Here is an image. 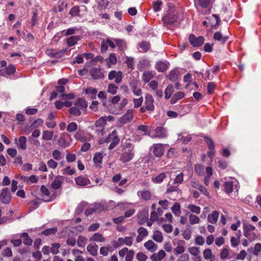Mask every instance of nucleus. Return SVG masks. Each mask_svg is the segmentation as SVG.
Here are the masks:
<instances>
[{"mask_svg": "<svg viewBox=\"0 0 261 261\" xmlns=\"http://www.w3.org/2000/svg\"><path fill=\"white\" fill-rule=\"evenodd\" d=\"M123 148L125 150L120 154L119 160L123 163H125L134 158L135 146L130 142H126Z\"/></svg>", "mask_w": 261, "mask_h": 261, "instance_id": "1", "label": "nucleus"}, {"mask_svg": "<svg viewBox=\"0 0 261 261\" xmlns=\"http://www.w3.org/2000/svg\"><path fill=\"white\" fill-rule=\"evenodd\" d=\"M255 227L251 224H244L243 231L244 236L249 242H252L257 239V235L254 232Z\"/></svg>", "mask_w": 261, "mask_h": 261, "instance_id": "2", "label": "nucleus"}, {"mask_svg": "<svg viewBox=\"0 0 261 261\" xmlns=\"http://www.w3.org/2000/svg\"><path fill=\"white\" fill-rule=\"evenodd\" d=\"M71 142V138L70 135L67 133H62L58 140L57 143L60 147L66 148L69 146Z\"/></svg>", "mask_w": 261, "mask_h": 261, "instance_id": "3", "label": "nucleus"}, {"mask_svg": "<svg viewBox=\"0 0 261 261\" xmlns=\"http://www.w3.org/2000/svg\"><path fill=\"white\" fill-rule=\"evenodd\" d=\"M177 17L176 12L174 11H169L167 15L163 17L162 20L164 24H172L177 21Z\"/></svg>", "mask_w": 261, "mask_h": 261, "instance_id": "4", "label": "nucleus"}, {"mask_svg": "<svg viewBox=\"0 0 261 261\" xmlns=\"http://www.w3.org/2000/svg\"><path fill=\"white\" fill-rule=\"evenodd\" d=\"M11 200V196L8 188H3L0 193V201L5 204H9Z\"/></svg>", "mask_w": 261, "mask_h": 261, "instance_id": "5", "label": "nucleus"}, {"mask_svg": "<svg viewBox=\"0 0 261 261\" xmlns=\"http://www.w3.org/2000/svg\"><path fill=\"white\" fill-rule=\"evenodd\" d=\"M189 41L191 45L194 47H198L202 45L203 43L204 39L202 36L196 37L193 34H191L189 37Z\"/></svg>", "mask_w": 261, "mask_h": 261, "instance_id": "6", "label": "nucleus"}, {"mask_svg": "<svg viewBox=\"0 0 261 261\" xmlns=\"http://www.w3.org/2000/svg\"><path fill=\"white\" fill-rule=\"evenodd\" d=\"M89 73L92 79L94 80L102 79L105 77V75L102 72V69L100 68H92L90 70Z\"/></svg>", "mask_w": 261, "mask_h": 261, "instance_id": "7", "label": "nucleus"}, {"mask_svg": "<svg viewBox=\"0 0 261 261\" xmlns=\"http://www.w3.org/2000/svg\"><path fill=\"white\" fill-rule=\"evenodd\" d=\"M151 138H164L167 136L166 131L163 127H157L150 135Z\"/></svg>", "mask_w": 261, "mask_h": 261, "instance_id": "8", "label": "nucleus"}, {"mask_svg": "<svg viewBox=\"0 0 261 261\" xmlns=\"http://www.w3.org/2000/svg\"><path fill=\"white\" fill-rule=\"evenodd\" d=\"M149 212L148 208H144L138 214V223L142 225L145 223L148 220Z\"/></svg>", "mask_w": 261, "mask_h": 261, "instance_id": "9", "label": "nucleus"}, {"mask_svg": "<svg viewBox=\"0 0 261 261\" xmlns=\"http://www.w3.org/2000/svg\"><path fill=\"white\" fill-rule=\"evenodd\" d=\"M108 79L109 80L115 79V83L117 84H120L122 81V73L120 71L117 72L115 70H112L108 75Z\"/></svg>", "mask_w": 261, "mask_h": 261, "instance_id": "10", "label": "nucleus"}, {"mask_svg": "<svg viewBox=\"0 0 261 261\" xmlns=\"http://www.w3.org/2000/svg\"><path fill=\"white\" fill-rule=\"evenodd\" d=\"M153 102L152 96L150 94H147L145 97V106L147 108V111H152L154 110Z\"/></svg>", "mask_w": 261, "mask_h": 261, "instance_id": "11", "label": "nucleus"}, {"mask_svg": "<svg viewBox=\"0 0 261 261\" xmlns=\"http://www.w3.org/2000/svg\"><path fill=\"white\" fill-rule=\"evenodd\" d=\"M66 51V49H61L59 51H57L54 49H48L46 50V54L52 57L60 58L61 57Z\"/></svg>", "mask_w": 261, "mask_h": 261, "instance_id": "12", "label": "nucleus"}, {"mask_svg": "<svg viewBox=\"0 0 261 261\" xmlns=\"http://www.w3.org/2000/svg\"><path fill=\"white\" fill-rule=\"evenodd\" d=\"M153 153L157 158H160L164 153V147L161 144H155L152 145Z\"/></svg>", "mask_w": 261, "mask_h": 261, "instance_id": "13", "label": "nucleus"}, {"mask_svg": "<svg viewBox=\"0 0 261 261\" xmlns=\"http://www.w3.org/2000/svg\"><path fill=\"white\" fill-rule=\"evenodd\" d=\"M133 118V111L129 110L120 119V123L124 124L129 122Z\"/></svg>", "mask_w": 261, "mask_h": 261, "instance_id": "14", "label": "nucleus"}, {"mask_svg": "<svg viewBox=\"0 0 261 261\" xmlns=\"http://www.w3.org/2000/svg\"><path fill=\"white\" fill-rule=\"evenodd\" d=\"M194 6L198 11H200L199 8L203 9L207 8L210 5V0H193Z\"/></svg>", "mask_w": 261, "mask_h": 261, "instance_id": "15", "label": "nucleus"}, {"mask_svg": "<svg viewBox=\"0 0 261 261\" xmlns=\"http://www.w3.org/2000/svg\"><path fill=\"white\" fill-rule=\"evenodd\" d=\"M106 117H101L95 122V127L100 128L99 129H97L96 130L98 135H99L100 133L102 134L103 126L106 123Z\"/></svg>", "mask_w": 261, "mask_h": 261, "instance_id": "16", "label": "nucleus"}, {"mask_svg": "<svg viewBox=\"0 0 261 261\" xmlns=\"http://www.w3.org/2000/svg\"><path fill=\"white\" fill-rule=\"evenodd\" d=\"M76 184L78 186L84 187L90 184V180L87 177L81 175L74 178Z\"/></svg>", "mask_w": 261, "mask_h": 261, "instance_id": "17", "label": "nucleus"}, {"mask_svg": "<svg viewBox=\"0 0 261 261\" xmlns=\"http://www.w3.org/2000/svg\"><path fill=\"white\" fill-rule=\"evenodd\" d=\"M166 255V252L163 250H161L158 253H153L150 256V259L152 261H161Z\"/></svg>", "mask_w": 261, "mask_h": 261, "instance_id": "18", "label": "nucleus"}, {"mask_svg": "<svg viewBox=\"0 0 261 261\" xmlns=\"http://www.w3.org/2000/svg\"><path fill=\"white\" fill-rule=\"evenodd\" d=\"M73 137L76 140L81 142H85L87 140V139L85 135V132L82 129H79L76 131Z\"/></svg>", "mask_w": 261, "mask_h": 261, "instance_id": "19", "label": "nucleus"}, {"mask_svg": "<svg viewBox=\"0 0 261 261\" xmlns=\"http://www.w3.org/2000/svg\"><path fill=\"white\" fill-rule=\"evenodd\" d=\"M169 64L167 61H158L156 63L155 68L158 71L164 72L168 68Z\"/></svg>", "mask_w": 261, "mask_h": 261, "instance_id": "20", "label": "nucleus"}, {"mask_svg": "<svg viewBox=\"0 0 261 261\" xmlns=\"http://www.w3.org/2000/svg\"><path fill=\"white\" fill-rule=\"evenodd\" d=\"M144 246L150 252H153L158 249V245L151 240H148L145 242L144 244Z\"/></svg>", "mask_w": 261, "mask_h": 261, "instance_id": "21", "label": "nucleus"}, {"mask_svg": "<svg viewBox=\"0 0 261 261\" xmlns=\"http://www.w3.org/2000/svg\"><path fill=\"white\" fill-rule=\"evenodd\" d=\"M213 38L215 40L220 42L222 44H224L227 40L228 36H223L220 31H217L214 34Z\"/></svg>", "mask_w": 261, "mask_h": 261, "instance_id": "22", "label": "nucleus"}, {"mask_svg": "<svg viewBox=\"0 0 261 261\" xmlns=\"http://www.w3.org/2000/svg\"><path fill=\"white\" fill-rule=\"evenodd\" d=\"M106 141L107 142H111L117 145L119 143L120 139L116 134L114 132H113L108 136Z\"/></svg>", "mask_w": 261, "mask_h": 261, "instance_id": "23", "label": "nucleus"}, {"mask_svg": "<svg viewBox=\"0 0 261 261\" xmlns=\"http://www.w3.org/2000/svg\"><path fill=\"white\" fill-rule=\"evenodd\" d=\"M63 177L62 176H57L51 184V187L55 190L59 189L62 186Z\"/></svg>", "mask_w": 261, "mask_h": 261, "instance_id": "24", "label": "nucleus"}, {"mask_svg": "<svg viewBox=\"0 0 261 261\" xmlns=\"http://www.w3.org/2000/svg\"><path fill=\"white\" fill-rule=\"evenodd\" d=\"M81 37L80 36H73L67 39V44L68 47L72 46L76 44L80 40Z\"/></svg>", "mask_w": 261, "mask_h": 261, "instance_id": "25", "label": "nucleus"}, {"mask_svg": "<svg viewBox=\"0 0 261 261\" xmlns=\"http://www.w3.org/2000/svg\"><path fill=\"white\" fill-rule=\"evenodd\" d=\"M98 246L96 244H89L87 247V251L93 256H96L97 254Z\"/></svg>", "mask_w": 261, "mask_h": 261, "instance_id": "26", "label": "nucleus"}, {"mask_svg": "<svg viewBox=\"0 0 261 261\" xmlns=\"http://www.w3.org/2000/svg\"><path fill=\"white\" fill-rule=\"evenodd\" d=\"M138 195L144 200H148L151 198V193L148 190H144L139 191L138 192Z\"/></svg>", "mask_w": 261, "mask_h": 261, "instance_id": "27", "label": "nucleus"}, {"mask_svg": "<svg viewBox=\"0 0 261 261\" xmlns=\"http://www.w3.org/2000/svg\"><path fill=\"white\" fill-rule=\"evenodd\" d=\"M20 238L23 239V243L25 245L31 246L33 243V240L29 237V234L27 232L22 233L20 236Z\"/></svg>", "mask_w": 261, "mask_h": 261, "instance_id": "28", "label": "nucleus"}, {"mask_svg": "<svg viewBox=\"0 0 261 261\" xmlns=\"http://www.w3.org/2000/svg\"><path fill=\"white\" fill-rule=\"evenodd\" d=\"M219 217V213L215 211L211 214L208 215L207 220L211 223H216Z\"/></svg>", "mask_w": 261, "mask_h": 261, "instance_id": "29", "label": "nucleus"}, {"mask_svg": "<svg viewBox=\"0 0 261 261\" xmlns=\"http://www.w3.org/2000/svg\"><path fill=\"white\" fill-rule=\"evenodd\" d=\"M90 241H94L97 242H103L105 239L102 236L100 233H95L90 239Z\"/></svg>", "mask_w": 261, "mask_h": 261, "instance_id": "30", "label": "nucleus"}, {"mask_svg": "<svg viewBox=\"0 0 261 261\" xmlns=\"http://www.w3.org/2000/svg\"><path fill=\"white\" fill-rule=\"evenodd\" d=\"M106 61L108 67H111V64H115L117 63L116 55L113 53L111 54L106 59Z\"/></svg>", "mask_w": 261, "mask_h": 261, "instance_id": "31", "label": "nucleus"}, {"mask_svg": "<svg viewBox=\"0 0 261 261\" xmlns=\"http://www.w3.org/2000/svg\"><path fill=\"white\" fill-rule=\"evenodd\" d=\"M53 136V131L44 130L42 133V139L44 141H50L52 140Z\"/></svg>", "mask_w": 261, "mask_h": 261, "instance_id": "32", "label": "nucleus"}, {"mask_svg": "<svg viewBox=\"0 0 261 261\" xmlns=\"http://www.w3.org/2000/svg\"><path fill=\"white\" fill-rule=\"evenodd\" d=\"M26 142L27 138L25 136H21L18 139L17 146L21 149L25 150L27 148Z\"/></svg>", "mask_w": 261, "mask_h": 261, "instance_id": "33", "label": "nucleus"}, {"mask_svg": "<svg viewBox=\"0 0 261 261\" xmlns=\"http://www.w3.org/2000/svg\"><path fill=\"white\" fill-rule=\"evenodd\" d=\"M103 157V155L101 152H96L94 154L93 160L94 163L97 164V166H99V164L102 163Z\"/></svg>", "mask_w": 261, "mask_h": 261, "instance_id": "34", "label": "nucleus"}, {"mask_svg": "<svg viewBox=\"0 0 261 261\" xmlns=\"http://www.w3.org/2000/svg\"><path fill=\"white\" fill-rule=\"evenodd\" d=\"M224 191L227 194H229L233 191V183L232 181H226L224 184Z\"/></svg>", "mask_w": 261, "mask_h": 261, "instance_id": "35", "label": "nucleus"}, {"mask_svg": "<svg viewBox=\"0 0 261 261\" xmlns=\"http://www.w3.org/2000/svg\"><path fill=\"white\" fill-rule=\"evenodd\" d=\"M174 87L172 85H169L166 88L165 91V98L166 99H168L170 98L172 94L174 92Z\"/></svg>", "mask_w": 261, "mask_h": 261, "instance_id": "36", "label": "nucleus"}, {"mask_svg": "<svg viewBox=\"0 0 261 261\" xmlns=\"http://www.w3.org/2000/svg\"><path fill=\"white\" fill-rule=\"evenodd\" d=\"M132 237H126L124 238H121V239H122V245L125 244L126 246H130L133 244V236H135V233L133 232L132 233Z\"/></svg>", "mask_w": 261, "mask_h": 261, "instance_id": "37", "label": "nucleus"}, {"mask_svg": "<svg viewBox=\"0 0 261 261\" xmlns=\"http://www.w3.org/2000/svg\"><path fill=\"white\" fill-rule=\"evenodd\" d=\"M152 238L155 241L159 243L162 242L163 240L162 232L159 230L154 231Z\"/></svg>", "mask_w": 261, "mask_h": 261, "instance_id": "38", "label": "nucleus"}, {"mask_svg": "<svg viewBox=\"0 0 261 261\" xmlns=\"http://www.w3.org/2000/svg\"><path fill=\"white\" fill-rule=\"evenodd\" d=\"M16 71L15 67L12 65H9L8 66L6 67L5 68L3 69L2 71L3 72H6L7 75H11L13 74Z\"/></svg>", "mask_w": 261, "mask_h": 261, "instance_id": "39", "label": "nucleus"}, {"mask_svg": "<svg viewBox=\"0 0 261 261\" xmlns=\"http://www.w3.org/2000/svg\"><path fill=\"white\" fill-rule=\"evenodd\" d=\"M40 190L41 193L47 196V198L44 199V200L46 202H49L51 200V197L49 196L50 192L47 189V188L44 186L42 185L41 186Z\"/></svg>", "mask_w": 261, "mask_h": 261, "instance_id": "40", "label": "nucleus"}, {"mask_svg": "<svg viewBox=\"0 0 261 261\" xmlns=\"http://www.w3.org/2000/svg\"><path fill=\"white\" fill-rule=\"evenodd\" d=\"M178 71L177 69L172 70L168 75V78L171 82H175L178 79Z\"/></svg>", "mask_w": 261, "mask_h": 261, "instance_id": "41", "label": "nucleus"}, {"mask_svg": "<svg viewBox=\"0 0 261 261\" xmlns=\"http://www.w3.org/2000/svg\"><path fill=\"white\" fill-rule=\"evenodd\" d=\"M172 213L176 216H179L181 214L180 205L179 203L176 202L171 207Z\"/></svg>", "mask_w": 261, "mask_h": 261, "instance_id": "42", "label": "nucleus"}, {"mask_svg": "<svg viewBox=\"0 0 261 261\" xmlns=\"http://www.w3.org/2000/svg\"><path fill=\"white\" fill-rule=\"evenodd\" d=\"M167 177L165 173H161L158 175L152 177V180L153 182L161 183L163 180Z\"/></svg>", "mask_w": 261, "mask_h": 261, "instance_id": "43", "label": "nucleus"}, {"mask_svg": "<svg viewBox=\"0 0 261 261\" xmlns=\"http://www.w3.org/2000/svg\"><path fill=\"white\" fill-rule=\"evenodd\" d=\"M153 77V74L150 71H145L143 74V81L147 83Z\"/></svg>", "mask_w": 261, "mask_h": 261, "instance_id": "44", "label": "nucleus"}, {"mask_svg": "<svg viewBox=\"0 0 261 261\" xmlns=\"http://www.w3.org/2000/svg\"><path fill=\"white\" fill-rule=\"evenodd\" d=\"M139 46L142 49V52L147 51L150 47V43L146 41H143L140 42Z\"/></svg>", "mask_w": 261, "mask_h": 261, "instance_id": "45", "label": "nucleus"}, {"mask_svg": "<svg viewBox=\"0 0 261 261\" xmlns=\"http://www.w3.org/2000/svg\"><path fill=\"white\" fill-rule=\"evenodd\" d=\"M97 92V91L95 88H92L91 87L88 88L85 90V93L90 95V97L92 99L96 98Z\"/></svg>", "mask_w": 261, "mask_h": 261, "instance_id": "46", "label": "nucleus"}, {"mask_svg": "<svg viewBox=\"0 0 261 261\" xmlns=\"http://www.w3.org/2000/svg\"><path fill=\"white\" fill-rule=\"evenodd\" d=\"M204 140L207 145L208 148L209 150H214L215 149V144L213 141L210 137L206 136L204 137Z\"/></svg>", "mask_w": 261, "mask_h": 261, "instance_id": "47", "label": "nucleus"}, {"mask_svg": "<svg viewBox=\"0 0 261 261\" xmlns=\"http://www.w3.org/2000/svg\"><path fill=\"white\" fill-rule=\"evenodd\" d=\"M57 231V228L56 227L50 228L43 230L41 234L46 236H49L51 234H55Z\"/></svg>", "mask_w": 261, "mask_h": 261, "instance_id": "48", "label": "nucleus"}, {"mask_svg": "<svg viewBox=\"0 0 261 261\" xmlns=\"http://www.w3.org/2000/svg\"><path fill=\"white\" fill-rule=\"evenodd\" d=\"M69 14L72 17H76L80 16V8L79 7L75 6L73 7L69 11Z\"/></svg>", "mask_w": 261, "mask_h": 261, "instance_id": "49", "label": "nucleus"}, {"mask_svg": "<svg viewBox=\"0 0 261 261\" xmlns=\"http://www.w3.org/2000/svg\"><path fill=\"white\" fill-rule=\"evenodd\" d=\"M66 129L69 133L73 132L77 129V124L74 122H70L67 125Z\"/></svg>", "mask_w": 261, "mask_h": 261, "instance_id": "50", "label": "nucleus"}, {"mask_svg": "<svg viewBox=\"0 0 261 261\" xmlns=\"http://www.w3.org/2000/svg\"><path fill=\"white\" fill-rule=\"evenodd\" d=\"M163 3L161 0H157L153 2V9L155 12H159L161 10V6Z\"/></svg>", "mask_w": 261, "mask_h": 261, "instance_id": "51", "label": "nucleus"}, {"mask_svg": "<svg viewBox=\"0 0 261 261\" xmlns=\"http://www.w3.org/2000/svg\"><path fill=\"white\" fill-rule=\"evenodd\" d=\"M118 87L114 84H110L108 85L107 92L112 94H115L117 93Z\"/></svg>", "mask_w": 261, "mask_h": 261, "instance_id": "52", "label": "nucleus"}, {"mask_svg": "<svg viewBox=\"0 0 261 261\" xmlns=\"http://www.w3.org/2000/svg\"><path fill=\"white\" fill-rule=\"evenodd\" d=\"M87 238L85 237L80 236L77 240V245L80 247H84L87 242Z\"/></svg>", "mask_w": 261, "mask_h": 261, "instance_id": "53", "label": "nucleus"}, {"mask_svg": "<svg viewBox=\"0 0 261 261\" xmlns=\"http://www.w3.org/2000/svg\"><path fill=\"white\" fill-rule=\"evenodd\" d=\"M188 208L192 212L199 214L201 212V208L199 206L194 204H190L188 206Z\"/></svg>", "mask_w": 261, "mask_h": 261, "instance_id": "54", "label": "nucleus"}, {"mask_svg": "<svg viewBox=\"0 0 261 261\" xmlns=\"http://www.w3.org/2000/svg\"><path fill=\"white\" fill-rule=\"evenodd\" d=\"M189 222L191 225L198 224L200 222V219L198 217L195 215L190 214L189 215Z\"/></svg>", "mask_w": 261, "mask_h": 261, "instance_id": "55", "label": "nucleus"}, {"mask_svg": "<svg viewBox=\"0 0 261 261\" xmlns=\"http://www.w3.org/2000/svg\"><path fill=\"white\" fill-rule=\"evenodd\" d=\"M69 113L76 116H79L81 115V112L79 108L76 107V106L72 107L70 108L69 110Z\"/></svg>", "mask_w": 261, "mask_h": 261, "instance_id": "56", "label": "nucleus"}, {"mask_svg": "<svg viewBox=\"0 0 261 261\" xmlns=\"http://www.w3.org/2000/svg\"><path fill=\"white\" fill-rule=\"evenodd\" d=\"M185 247L178 244L177 246L174 249L173 252L175 255H177L178 254H181L185 252Z\"/></svg>", "mask_w": 261, "mask_h": 261, "instance_id": "57", "label": "nucleus"}, {"mask_svg": "<svg viewBox=\"0 0 261 261\" xmlns=\"http://www.w3.org/2000/svg\"><path fill=\"white\" fill-rule=\"evenodd\" d=\"M114 40L120 50H122L124 48L125 46V43L123 40L120 39H115Z\"/></svg>", "mask_w": 261, "mask_h": 261, "instance_id": "58", "label": "nucleus"}, {"mask_svg": "<svg viewBox=\"0 0 261 261\" xmlns=\"http://www.w3.org/2000/svg\"><path fill=\"white\" fill-rule=\"evenodd\" d=\"M188 251L189 253L194 255L196 256L197 255H199L200 253L199 248L196 247H191L188 248Z\"/></svg>", "mask_w": 261, "mask_h": 261, "instance_id": "59", "label": "nucleus"}, {"mask_svg": "<svg viewBox=\"0 0 261 261\" xmlns=\"http://www.w3.org/2000/svg\"><path fill=\"white\" fill-rule=\"evenodd\" d=\"M2 255L4 257H11L13 255L12 251L11 248L7 247L2 252Z\"/></svg>", "mask_w": 261, "mask_h": 261, "instance_id": "60", "label": "nucleus"}, {"mask_svg": "<svg viewBox=\"0 0 261 261\" xmlns=\"http://www.w3.org/2000/svg\"><path fill=\"white\" fill-rule=\"evenodd\" d=\"M60 247V244L59 243H54L51 245V247L50 249L51 252L53 254H57L59 252V249Z\"/></svg>", "mask_w": 261, "mask_h": 261, "instance_id": "61", "label": "nucleus"}, {"mask_svg": "<svg viewBox=\"0 0 261 261\" xmlns=\"http://www.w3.org/2000/svg\"><path fill=\"white\" fill-rule=\"evenodd\" d=\"M137 232L139 235L141 236L144 238L147 236L148 234L147 229L143 227H139L137 230Z\"/></svg>", "mask_w": 261, "mask_h": 261, "instance_id": "62", "label": "nucleus"}, {"mask_svg": "<svg viewBox=\"0 0 261 261\" xmlns=\"http://www.w3.org/2000/svg\"><path fill=\"white\" fill-rule=\"evenodd\" d=\"M121 241L122 239H121V238H119L117 240H113L111 241V245L113 246V247L115 249H116L122 246V243Z\"/></svg>", "mask_w": 261, "mask_h": 261, "instance_id": "63", "label": "nucleus"}, {"mask_svg": "<svg viewBox=\"0 0 261 261\" xmlns=\"http://www.w3.org/2000/svg\"><path fill=\"white\" fill-rule=\"evenodd\" d=\"M75 106L81 109L87 107L85 101L81 98H79L75 103Z\"/></svg>", "mask_w": 261, "mask_h": 261, "instance_id": "64", "label": "nucleus"}]
</instances>
